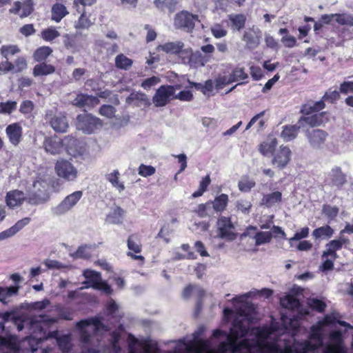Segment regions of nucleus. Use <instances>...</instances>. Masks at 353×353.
<instances>
[{
  "label": "nucleus",
  "mask_w": 353,
  "mask_h": 353,
  "mask_svg": "<svg viewBox=\"0 0 353 353\" xmlns=\"http://www.w3.org/2000/svg\"><path fill=\"white\" fill-rule=\"evenodd\" d=\"M50 198V177L44 173H37L28 190L27 203L39 205L46 203Z\"/></svg>",
  "instance_id": "obj_1"
},
{
  "label": "nucleus",
  "mask_w": 353,
  "mask_h": 353,
  "mask_svg": "<svg viewBox=\"0 0 353 353\" xmlns=\"http://www.w3.org/2000/svg\"><path fill=\"white\" fill-rule=\"evenodd\" d=\"M239 346L245 349H256L257 353H288L290 351V348H285V346L281 348L274 343L255 339H244L241 341Z\"/></svg>",
  "instance_id": "obj_2"
},
{
  "label": "nucleus",
  "mask_w": 353,
  "mask_h": 353,
  "mask_svg": "<svg viewBox=\"0 0 353 353\" xmlns=\"http://www.w3.org/2000/svg\"><path fill=\"white\" fill-rule=\"evenodd\" d=\"M248 327L244 324L241 319L235 318L232 322V327L230 330V333L228 335V341L230 342L231 345L234 347V350H242L245 349L239 346L241 341L237 342V339L240 337L245 336L248 333Z\"/></svg>",
  "instance_id": "obj_3"
},
{
  "label": "nucleus",
  "mask_w": 353,
  "mask_h": 353,
  "mask_svg": "<svg viewBox=\"0 0 353 353\" xmlns=\"http://www.w3.org/2000/svg\"><path fill=\"white\" fill-rule=\"evenodd\" d=\"M180 85L174 86L170 85H161L156 91L152 97L153 103L156 107L166 105L172 99H174L176 89H179Z\"/></svg>",
  "instance_id": "obj_4"
},
{
  "label": "nucleus",
  "mask_w": 353,
  "mask_h": 353,
  "mask_svg": "<svg viewBox=\"0 0 353 353\" xmlns=\"http://www.w3.org/2000/svg\"><path fill=\"white\" fill-rule=\"evenodd\" d=\"M196 21H199L197 14H193L188 11L182 10L176 14L174 24L178 29L183 30L187 32H192Z\"/></svg>",
  "instance_id": "obj_5"
},
{
  "label": "nucleus",
  "mask_w": 353,
  "mask_h": 353,
  "mask_svg": "<svg viewBox=\"0 0 353 353\" xmlns=\"http://www.w3.org/2000/svg\"><path fill=\"white\" fill-rule=\"evenodd\" d=\"M54 170L57 175L66 181H74L77 178V168L69 161L60 159L54 165Z\"/></svg>",
  "instance_id": "obj_6"
},
{
  "label": "nucleus",
  "mask_w": 353,
  "mask_h": 353,
  "mask_svg": "<svg viewBox=\"0 0 353 353\" xmlns=\"http://www.w3.org/2000/svg\"><path fill=\"white\" fill-rule=\"evenodd\" d=\"M102 125L100 119L93 117L90 114H80L77 117V127L85 133L93 132L98 126Z\"/></svg>",
  "instance_id": "obj_7"
},
{
  "label": "nucleus",
  "mask_w": 353,
  "mask_h": 353,
  "mask_svg": "<svg viewBox=\"0 0 353 353\" xmlns=\"http://www.w3.org/2000/svg\"><path fill=\"white\" fill-rule=\"evenodd\" d=\"M76 11L80 16L77 21L74 23V28L77 30H85L91 27L96 20L95 15L92 14L94 10L92 8H87L78 6Z\"/></svg>",
  "instance_id": "obj_8"
},
{
  "label": "nucleus",
  "mask_w": 353,
  "mask_h": 353,
  "mask_svg": "<svg viewBox=\"0 0 353 353\" xmlns=\"http://www.w3.org/2000/svg\"><path fill=\"white\" fill-rule=\"evenodd\" d=\"M292 154V151L288 146L281 145L273 153L271 163L276 168L283 170L290 162Z\"/></svg>",
  "instance_id": "obj_9"
},
{
  "label": "nucleus",
  "mask_w": 353,
  "mask_h": 353,
  "mask_svg": "<svg viewBox=\"0 0 353 353\" xmlns=\"http://www.w3.org/2000/svg\"><path fill=\"white\" fill-rule=\"evenodd\" d=\"M83 192L75 191L66 196L64 199L54 209L56 215H61L70 210L81 199Z\"/></svg>",
  "instance_id": "obj_10"
},
{
  "label": "nucleus",
  "mask_w": 353,
  "mask_h": 353,
  "mask_svg": "<svg viewBox=\"0 0 353 353\" xmlns=\"http://www.w3.org/2000/svg\"><path fill=\"white\" fill-rule=\"evenodd\" d=\"M325 183L341 190L347 183V174L342 171L341 167L335 166L327 174Z\"/></svg>",
  "instance_id": "obj_11"
},
{
  "label": "nucleus",
  "mask_w": 353,
  "mask_h": 353,
  "mask_svg": "<svg viewBox=\"0 0 353 353\" xmlns=\"http://www.w3.org/2000/svg\"><path fill=\"white\" fill-rule=\"evenodd\" d=\"M218 234L220 238L228 241H233L237 234L234 232V226L230 217L221 216L217 221Z\"/></svg>",
  "instance_id": "obj_12"
},
{
  "label": "nucleus",
  "mask_w": 353,
  "mask_h": 353,
  "mask_svg": "<svg viewBox=\"0 0 353 353\" xmlns=\"http://www.w3.org/2000/svg\"><path fill=\"white\" fill-rule=\"evenodd\" d=\"M261 37V31L257 28L252 27L244 31L242 40L248 49L254 50L259 46Z\"/></svg>",
  "instance_id": "obj_13"
},
{
  "label": "nucleus",
  "mask_w": 353,
  "mask_h": 353,
  "mask_svg": "<svg viewBox=\"0 0 353 353\" xmlns=\"http://www.w3.org/2000/svg\"><path fill=\"white\" fill-rule=\"evenodd\" d=\"M34 6V0H24L23 3L17 1L14 3L9 12L12 14H18L21 18H25L33 12Z\"/></svg>",
  "instance_id": "obj_14"
},
{
  "label": "nucleus",
  "mask_w": 353,
  "mask_h": 353,
  "mask_svg": "<svg viewBox=\"0 0 353 353\" xmlns=\"http://www.w3.org/2000/svg\"><path fill=\"white\" fill-rule=\"evenodd\" d=\"M24 201L27 202V196L22 190H12L6 193L5 202L6 205L10 209L20 207Z\"/></svg>",
  "instance_id": "obj_15"
},
{
  "label": "nucleus",
  "mask_w": 353,
  "mask_h": 353,
  "mask_svg": "<svg viewBox=\"0 0 353 353\" xmlns=\"http://www.w3.org/2000/svg\"><path fill=\"white\" fill-rule=\"evenodd\" d=\"M69 139V137L61 139L57 136L46 137L43 143V148L48 153L51 154H59L63 146V142Z\"/></svg>",
  "instance_id": "obj_16"
},
{
  "label": "nucleus",
  "mask_w": 353,
  "mask_h": 353,
  "mask_svg": "<svg viewBox=\"0 0 353 353\" xmlns=\"http://www.w3.org/2000/svg\"><path fill=\"white\" fill-rule=\"evenodd\" d=\"M183 54H186L185 57H183V61L195 68L203 66L209 61L208 57L198 51L194 52L192 50H185Z\"/></svg>",
  "instance_id": "obj_17"
},
{
  "label": "nucleus",
  "mask_w": 353,
  "mask_h": 353,
  "mask_svg": "<svg viewBox=\"0 0 353 353\" xmlns=\"http://www.w3.org/2000/svg\"><path fill=\"white\" fill-rule=\"evenodd\" d=\"M6 133L11 144L17 146L22 140L23 129L19 123H13L6 128Z\"/></svg>",
  "instance_id": "obj_18"
},
{
  "label": "nucleus",
  "mask_w": 353,
  "mask_h": 353,
  "mask_svg": "<svg viewBox=\"0 0 353 353\" xmlns=\"http://www.w3.org/2000/svg\"><path fill=\"white\" fill-rule=\"evenodd\" d=\"M328 134L321 129H313L312 130H307L306 137L312 147L319 148L323 145Z\"/></svg>",
  "instance_id": "obj_19"
},
{
  "label": "nucleus",
  "mask_w": 353,
  "mask_h": 353,
  "mask_svg": "<svg viewBox=\"0 0 353 353\" xmlns=\"http://www.w3.org/2000/svg\"><path fill=\"white\" fill-rule=\"evenodd\" d=\"M56 71V67L47 62L37 63L32 69V75L34 77H42L53 74Z\"/></svg>",
  "instance_id": "obj_20"
},
{
  "label": "nucleus",
  "mask_w": 353,
  "mask_h": 353,
  "mask_svg": "<svg viewBox=\"0 0 353 353\" xmlns=\"http://www.w3.org/2000/svg\"><path fill=\"white\" fill-rule=\"evenodd\" d=\"M278 145V141L276 138L269 136L268 139L263 141L259 145V151L263 156H268L269 154H273V153L276 150V148Z\"/></svg>",
  "instance_id": "obj_21"
},
{
  "label": "nucleus",
  "mask_w": 353,
  "mask_h": 353,
  "mask_svg": "<svg viewBox=\"0 0 353 353\" xmlns=\"http://www.w3.org/2000/svg\"><path fill=\"white\" fill-rule=\"evenodd\" d=\"M30 222V218L25 217L19 220L14 225L0 233V240L10 237L23 229Z\"/></svg>",
  "instance_id": "obj_22"
},
{
  "label": "nucleus",
  "mask_w": 353,
  "mask_h": 353,
  "mask_svg": "<svg viewBox=\"0 0 353 353\" xmlns=\"http://www.w3.org/2000/svg\"><path fill=\"white\" fill-rule=\"evenodd\" d=\"M330 337L333 340L337 341V343L328 345L324 353H345L344 347L341 341V333L340 331H334L330 334Z\"/></svg>",
  "instance_id": "obj_23"
},
{
  "label": "nucleus",
  "mask_w": 353,
  "mask_h": 353,
  "mask_svg": "<svg viewBox=\"0 0 353 353\" xmlns=\"http://www.w3.org/2000/svg\"><path fill=\"white\" fill-rule=\"evenodd\" d=\"M50 125L57 132H65L68 128L66 117L64 115H54L50 121Z\"/></svg>",
  "instance_id": "obj_24"
},
{
  "label": "nucleus",
  "mask_w": 353,
  "mask_h": 353,
  "mask_svg": "<svg viewBox=\"0 0 353 353\" xmlns=\"http://www.w3.org/2000/svg\"><path fill=\"white\" fill-rule=\"evenodd\" d=\"M53 50L48 46H43L37 48L32 54L34 61L37 63L45 61L52 54Z\"/></svg>",
  "instance_id": "obj_25"
},
{
  "label": "nucleus",
  "mask_w": 353,
  "mask_h": 353,
  "mask_svg": "<svg viewBox=\"0 0 353 353\" xmlns=\"http://www.w3.org/2000/svg\"><path fill=\"white\" fill-rule=\"evenodd\" d=\"M326 250L323 252L322 257L330 256L333 260L338 258L336 252L343 248L339 241L331 240L325 245Z\"/></svg>",
  "instance_id": "obj_26"
},
{
  "label": "nucleus",
  "mask_w": 353,
  "mask_h": 353,
  "mask_svg": "<svg viewBox=\"0 0 353 353\" xmlns=\"http://www.w3.org/2000/svg\"><path fill=\"white\" fill-rule=\"evenodd\" d=\"M334 229L329 225L319 227L312 231V235L315 240L329 239L334 234Z\"/></svg>",
  "instance_id": "obj_27"
},
{
  "label": "nucleus",
  "mask_w": 353,
  "mask_h": 353,
  "mask_svg": "<svg viewBox=\"0 0 353 353\" xmlns=\"http://www.w3.org/2000/svg\"><path fill=\"white\" fill-rule=\"evenodd\" d=\"M300 125H285L282 127L281 137L285 141H290L294 140L298 135Z\"/></svg>",
  "instance_id": "obj_28"
},
{
  "label": "nucleus",
  "mask_w": 353,
  "mask_h": 353,
  "mask_svg": "<svg viewBox=\"0 0 353 353\" xmlns=\"http://www.w3.org/2000/svg\"><path fill=\"white\" fill-rule=\"evenodd\" d=\"M63 43L67 50H71L72 53L79 50L81 45L79 38L76 34H65L63 36Z\"/></svg>",
  "instance_id": "obj_29"
},
{
  "label": "nucleus",
  "mask_w": 353,
  "mask_h": 353,
  "mask_svg": "<svg viewBox=\"0 0 353 353\" xmlns=\"http://www.w3.org/2000/svg\"><path fill=\"white\" fill-rule=\"evenodd\" d=\"M228 19L231 23V28L240 31L245 28L247 18L244 14H231L228 15Z\"/></svg>",
  "instance_id": "obj_30"
},
{
  "label": "nucleus",
  "mask_w": 353,
  "mask_h": 353,
  "mask_svg": "<svg viewBox=\"0 0 353 353\" xmlns=\"http://www.w3.org/2000/svg\"><path fill=\"white\" fill-rule=\"evenodd\" d=\"M68 12L66 7L60 3H54L51 9V19L57 23H59L64 18Z\"/></svg>",
  "instance_id": "obj_31"
},
{
  "label": "nucleus",
  "mask_w": 353,
  "mask_h": 353,
  "mask_svg": "<svg viewBox=\"0 0 353 353\" xmlns=\"http://www.w3.org/2000/svg\"><path fill=\"white\" fill-rule=\"evenodd\" d=\"M325 114V112H323L310 116H302L299 120V123H302L303 121L311 127L319 126L323 122V118Z\"/></svg>",
  "instance_id": "obj_32"
},
{
  "label": "nucleus",
  "mask_w": 353,
  "mask_h": 353,
  "mask_svg": "<svg viewBox=\"0 0 353 353\" xmlns=\"http://www.w3.org/2000/svg\"><path fill=\"white\" fill-rule=\"evenodd\" d=\"M229 201L228 195L221 194L216 196L213 201H211L212 208L216 212H223L227 208Z\"/></svg>",
  "instance_id": "obj_33"
},
{
  "label": "nucleus",
  "mask_w": 353,
  "mask_h": 353,
  "mask_svg": "<svg viewBox=\"0 0 353 353\" xmlns=\"http://www.w3.org/2000/svg\"><path fill=\"white\" fill-rule=\"evenodd\" d=\"M282 200V194L279 191H275L270 194H264L261 203L268 208H271L276 203H280Z\"/></svg>",
  "instance_id": "obj_34"
},
{
  "label": "nucleus",
  "mask_w": 353,
  "mask_h": 353,
  "mask_svg": "<svg viewBox=\"0 0 353 353\" xmlns=\"http://www.w3.org/2000/svg\"><path fill=\"white\" fill-rule=\"evenodd\" d=\"M184 44L181 41L168 42L161 45L159 48L165 52L177 54L182 52Z\"/></svg>",
  "instance_id": "obj_35"
},
{
  "label": "nucleus",
  "mask_w": 353,
  "mask_h": 353,
  "mask_svg": "<svg viewBox=\"0 0 353 353\" xmlns=\"http://www.w3.org/2000/svg\"><path fill=\"white\" fill-rule=\"evenodd\" d=\"M126 101L128 103H132L136 106L145 105L148 103L146 94L141 92H132L127 98Z\"/></svg>",
  "instance_id": "obj_36"
},
{
  "label": "nucleus",
  "mask_w": 353,
  "mask_h": 353,
  "mask_svg": "<svg viewBox=\"0 0 353 353\" xmlns=\"http://www.w3.org/2000/svg\"><path fill=\"white\" fill-rule=\"evenodd\" d=\"M154 4L159 10L167 9L170 12H173L176 9L178 0H154Z\"/></svg>",
  "instance_id": "obj_37"
},
{
  "label": "nucleus",
  "mask_w": 353,
  "mask_h": 353,
  "mask_svg": "<svg viewBox=\"0 0 353 353\" xmlns=\"http://www.w3.org/2000/svg\"><path fill=\"white\" fill-rule=\"evenodd\" d=\"M119 172L117 170H114L112 172L106 175V179L114 186L117 188L119 192L124 190L125 185L122 182H120Z\"/></svg>",
  "instance_id": "obj_38"
},
{
  "label": "nucleus",
  "mask_w": 353,
  "mask_h": 353,
  "mask_svg": "<svg viewBox=\"0 0 353 353\" xmlns=\"http://www.w3.org/2000/svg\"><path fill=\"white\" fill-rule=\"evenodd\" d=\"M248 78V74L243 68H235L230 74L228 83L246 80Z\"/></svg>",
  "instance_id": "obj_39"
},
{
  "label": "nucleus",
  "mask_w": 353,
  "mask_h": 353,
  "mask_svg": "<svg viewBox=\"0 0 353 353\" xmlns=\"http://www.w3.org/2000/svg\"><path fill=\"white\" fill-rule=\"evenodd\" d=\"M59 36V32L52 26L43 29L41 32V37L46 41H52Z\"/></svg>",
  "instance_id": "obj_40"
},
{
  "label": "nucleus",
  "mask_w": 353,
  "mask_h": 353,
  "mask_svg": "<svg viewBox=\"0 0 353 353\" xmlns=\"http://www.w3.org/2000/svg\"><path fill=\"white\" fill-rule=\"evenodd\" d=\"M132 60L123 54H119L115 58V65L119 69L127 70L132 66Z\"/></svg>",
  "instance_id": "obj_41"
},
{
  "label": "nucleus",
  "mask_w": 353,
  "mask_h": 353,
  "mask_svg": "<svg viewBox=\"0 0 353 353\" xmlns=\"http://www.w3.org/2000/svg\"><path fill=\"white\" fill-rule=\"evenodd\" d=\"M256 246L268 243L272 241V234L271 232H257L254 236Z\"/></svg>",
  "instance_id": "obj_42"
},
{
  "label": "nucleus",
  "mask_w": 353,
  "mask_h": 353,
  "mask_svg": "<svg viewBox=\"0 0 353 353\" xmlns=\"http://www.w3.org/2000/svg\"><path fill=\"white\" fill-rule=\"evenodd\" d=\"M128 248L134 253H140L142 250V245L139 239L134 234H131L127 241Z\"/></svg>",
  "instance_id": "obj_43"
},
{
  "label": "nucleus",
  "mask_w": 353,
  "mask_h": 353,
  "mask_svg": "<svg viewBox=\"0 0 353 353\" xmlns=\"http://www.w3.org/2000/svg\"><path fill=\"white\" fill-rule=\"evenodd\" d=\"M91 245H80L77 251L72 254V257L74 259H88L91 257L92 254L89 251L91 248Z\"/></svg>",
  "instance_id": "obj_44"
},
{
  "label": "nucleus",
  "mask_w": 353,
  "mask_h": 353,
  "mask_svg": "<svg viewBox=\"0 0 353 353\" xmlns=\"http://www.w3.org/2000/svg\"><path fill=\"white\" fill-rule=\"evenodd\" d=\"M91 325H94L96 327H99L101 325V321L100 319L97 317H92L78 321L76 326L79 330H83Z\"/></svg>",
  "instance_id": "obj_45"
},
{
  "label": "nucleus",
  "mask_w": 353,
  "mask_h": 353,
  "mask_svg": "<svg viewBox=\"0 0 353 353\" xmlns=\"http://www.w3.org/2000/svg\"><path fill=\"white\" fill-rule=\"evenodd\" d=\"M256 185L254 180L250 179L248 176H244L238 183V188L241 192H248Z\"/></svg>",
  "instance_id": "obj_46"
},
{
  "label": "nucleus",
  "mask_w": 353,
  "mask_h": 353,
  "mask_svg": "<svg viewBox=\"0 0 353 353\" xmlns=\"http://www.w3.org/2000/svg\"><path fill=\"white\" fill-rule=\"evenodd\" d=\"M206 347V341L202 339H194V341L188 342L186 345V348L190 352H199L205 349Z\"/></svg>",
  "instance_id": "obj_47"
},
{
  "label": "nucleus",
  "mask_w": 353,
  "mask_h": 353,
  "mask_svg": "<svg viewBox=\"0 0 353 353\" xmlns=\"http://www.w3.org/2000/svg\"><path fill=\"white\" fill-rule=\"evenodd\" d=\"M83 276L90 283L91 287L92 288H94V286H95V284L98 283V282L101 279V273L94 270H85L83 272Z\"/></svg>",
  "instance_id": "obj_48"
},
{
  "label": "nucleus",
  "mask_w": 353,
  "mask_h": 353,
  "mask_svg": "<svg viewBox=\"0 0 353 353\" xmlns=\"http://www.w3.org/2000/svg\"><path fill=\"white\" fill-rule=\"evenodd\" d=\"M309 337L311 340L319 343V345H321L323 343L322 326L319 323L316 325H312Z\"/></svg>",
  "instance_id": "obj_49"
},
{
  "label": "nucleus",
  "mask_w": 353,
  "mask_h": 353,
  "mask_svg": "<svg viewBox=\"0 0 353 353\" xmlns=\"http://www.w3.org/2000/svg\"><path fill=\"white\" fill-rule=\"evenodd\" d=\"M19 52L20 49L16 45H3L0 48L1 55L7 60L10 55H14Z\"/></svg>",
  "instance_id": "obj_50"
},
{
  "label": "nucleus",
  "mask_w": 353,
  "mask_h": 353,
  "mask_svg": "<svg viewBox=\"0 0 353 353\" xmlns=\"http://www.w3.org/2000/svg\"><path fill=\"white\" fill-rule=\"evenodd\" d=\"M17 103L14 101H7L0 103V114H10L17 109Z\"/></svg>",
  "instance_id": "obj_51"
},
{
  "label": "nucleus",
  "mask_w": 353,
  "mask_h": 353,
  "mask_svg": "<svg viewBox=\"0 0 353 353\" xmlns=\"http://www.w3.org/2000/svg\"><path fill=\"white\" fill-rule=\"evenodd\" d=\"M283 301L286 302L285 305L283 303L284 307L291 310L297 309L301 305L299 300L296 296L292 294L286 295L284 297Z\"/></svg>",
  "instance_id": "obj_52"
},
{
  "label": "nucleus",
  "mask_w": 353,
  "mask_h": 353,
  "mask_svg": "<svg viewBox=\"0 0 353 353\" xmlns=\"http://www.w3.org/2000/svg\"><path fill=\"white\" fill-rule=\"evenodd\" d=\"M334 20L340 25L353 26V16L345 14H334Z\"/></svg>",
  "instance_id": "obj_53"
},
{
  "label": "nucleus",
  "mask_w": 353,
  "mask_h": 353,
  "mask_svg": "<svg viewBox=\"0 0 353 353\" xmlns=\"http://www.w3.org/2000/svg\"><path fill=\"white\" fill-rule=\"evenodd\" d=\"M156 172V168L152 165H147L141 163L138 168V174L143 177L152 176Z\"/></svg>",
  "instance_id": "obj_54"
},
{
  "label": "nucleus",
  "mask_w": 353,
  "mask_h": 353,
  "mask_svg": "<svg viewBox=\"0 0 353 353\" xmlns=\"http://www.w3.org/2000/svg\"><path fill=\"white\" fill-rule=\"evenodd\" d=\"M323 213L330 219H335L339 214V208L336 206L324 205L322 209Z\"/></svg>",
  "instance_id": "obj_55"
},
{
  "label": "nucleus",
  "mask_w": 353,
  "mask_h": 353,
  "mask_svg": "<svg viewBox=\"0 0 353 353\" xmlns=\"http://www.w3.org/2000/svg\"><path fill=\"white\" fill-rule=\"evenodd\" d=\"M101 116L112 119L114 117L116 109L111 105H102L99 110Z\"/></svg>",
  "instance_id": "obj_56"
},
{
  "label": "nucleus",
  "mask_w": 353,
  "mask_h": 353,
  "mask_svg": "<svg viewBox=\"0 0 353 353\" xmlns=\"http://www.w3.org/2000/svg\"><path fill=\"white\" fill-rule=\"evenodd\" d=\"M309 232L310 229L308 227L305 226L302 228L299 231H297L292 237L288 239L289 243L292 244L294 241H299L307 238L309 235Z\"/></svg>",
  "instance_id": "obj_57"
},
{
  "label": "nucleus",
  "mask_w": 353,
  "mask_h": 353,
  "mask_svg": "<svg viewBox=\"0 0 353 353\" xmlns=\"http://www.w3.org/2000/svg\"><path fill=\"white\" fill-rule=\"evenodd\" d=\"M212 35L216 38H222L227 35L228 31L220 24H215L212 28Z\"/></svg>",
  "instance_id": "obj_58"
},
{
  "label": "nucleus",
  "mask_w": 353,
  "mask_h": 353,
  "mask_svg": "<svg viewBox=\"0 0 353 353\" xmlns=\"http://www.w3.org/2000/svg\"><path fill=\"white\" fill-rule=\"evenodd\" d=\"M339 92L336 90L332 91L329 90L323 95V99L328 103H334L339 99Z\"/></svg>",
  "instance_id": "obj_59"
},
{
  "label": "nucleus",
  "mask_w": 353,
  "mask_h": 353,
  "mask_svg": "<svg viewBox=\"0 0 353 353\" xmlns=\"http://www.w3.org/2000/svg\"><path fill=\"white\" fill-rule=\"evenodd\" d=\"M93 289L101 290L108 295L112 293L113 290L110 285L106 281H102L101 279L95 284Z\"/></svg>",
  "instance_id": "obj_60"
},
{
  "label": "nucleus",
  "mask_w": 353,
  "mask_h": 353,
  "mask_svg": "<svg viewBox=\"0 0 353 353\" xmlns=\"http://www.w3.org/2000/svg\"><path fill=\"white\" fill-rule=\"evenodd\" d=\"M33 110L34 103L30 100H25L20 105L19 111L23 114H30L32 112Z\"/></svg>",
  "instance_id": "obj_61"
},
{
  "label": "nucleus",
  "mask_w": 353,
  "mask_h": 353,
  "mask_svg": "<svg viewBox=\"0 0 353 353\" xmlns=\"http://www.w3.org/2000/svg\"><path fill=\"white\" fill-rule=\"evenodd\" d=\"M160 79L158 77H151L149 78L145 79L142 83H141V87L143 88L145 90L150 89L152 86L157 85L158 83H159Z\"/></svg>",
  "instance_id": "obj_62"
},
{
  "label": "nucleus",
  "mask_w": 353,
  "mask_h": 353,
  "mask_svg": "<svg viewBox=\"0 0 353 353\" xmlns=\"http://www.w3.org/2000/svg\"><path fill=\"white\" fill-rule=\"evenodd\" d=\"M19 32L25 36V37H30L31 35H33L36 32V30L34 27V25L32 23L30 24H26L20 28Z\"/></svg>",
  "instance_id": "obj_63"
},
{
  "label": "nucleus",
  "mask_w": 353,
  "mask_h": 353,
  "mask_svg": "<svg viewBox=\"0 0 353 353\" xmlns=\"http://www.w3.org/2000/svg\"><path fill=\"white\" fill-rule=\"evenodd\" d=\"M13 64L14 66V70L17 72H21L27 68V62L23 57H18L17 59H15L14 63Z\"/></svg>",
  "instance_id": "obj_64"
}]
</instances>
